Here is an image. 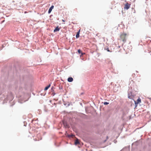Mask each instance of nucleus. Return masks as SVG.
I'll list each match as a JSON object with an SVG mask.
<instances>
[{"label": "nucleus", "instance_id": "obj_37", "mask_svg": "<svg viewBox=\"0 0 151 151\" xmlns=\"http://www.w3.org/2000/svg\"><path fill=\"white\" fill-rule=\"evenodd\" d=\"M84 94V93L83 92H82L81 93V95H83V94Z\"/></svg>", "mask_w": 151, "mask_h": 151}, {"label": "nucleus", "instance_id": "obj_14", "mask_svg": "<svg viewBox=\"0 0 151 151\" xmlns=\"http://www.w3.org/2000/svg\"><path fill=\"white\" fill-rule=\"evenodd\" d=\"M147 146L146 145L143 146L142 151H146V150L147 149Z\"/></svg>", "mask_w": 151, "mask_h": 151}, {"label": "nucleus", "instance_id": "obj_47", "mask_svg": "<svg viewBox=\"0 0 151 151\" xmlns=\"http://www.w3.org/2000/svg\"><path fill=\"white\" fill-rule=\"evenodd\" d=\"M26 12H24V13H26Z\"/></svg>", "mask_w": 151, "mask_h": 151}, {"label": "nucleus", "instance_id": "obj_32", "mask_svg": "<svg viewBox=\"0 0 151 151\" xmlns=\"http://www.w3.org/2000/svg\"><path fill=\"white\" fill-rule=\"evenodd\" d=\"M4 21H5V20H3L1 22V24H2V23H3L4 22Z\"/></svg>", "mask_w": 151, "mask_h": 151}, {"label": "nucleus", "instance_id": "obj_23", "mask_svg": "<svg viewBox=\"0 0 151 151\" xmlns=\"http://www.w3.org/2000/svg\"><path fill=\"white\" fill-rule=\"evenodd\" d=\"M122 39V41L123 42H125L126 41V39H125V38H124V39Z\"/></svg>", "mask_w": 151, "mask_h": 151}, {"label": "nucleus", "instance_id": "obj_3", "mask_svg": "<svg viewBox=\"0 0 151 151\" xmlns=\"http://www.w3.org/2000/svg\"><path fill=\"white\" fill-rule=\"evenodd\" d=\"M130 4L127 3L124 4V10H127L130 7Z\"/></svg>", "mask_w": 151, "mask_h": 151}, {"label": "nucleus", "instance_id": "obj_38", "mask_svg": "<svg viewBox=\"0 0 151 151\" xmlns=\"http://www.w3.org/2000/svg\"><path fill=\"white\" fill-rule=\"evenodd\" d=\"M148 99H149L150 100H151V98L150 97H148Z\"/></svg>", "mask_w": 151, "mask_h": 151}, {"label": "nucleus", "instance_id": "obj_15", "mask_svg": "<svg viewBox=\"0 0 151 151\" xmlns=\"http://www.w3.org/2000/svg\"><path fill=\"white\" fill-rule=\"evenodd\" d=\"M104 49L105 50H106V51L107 52H111V51H110L109 50V48L108 47H107V48H106V47L104 48Z\"/></svg>", "mask_w": 151, "mask_h": 151}, {"label": "nucleus", "instance_id": "obj_12", "mask_svg": "<svg viewBox=\"0 0 151 151\" xmlns=\"http://www.w3.org/2000/svg\"><path fill=\"white\" fill-rule=\"evenodd\" d=\"M80 144V143L78 141V139H77L75 141L74 145H77Z\"/></svg>", "mask_w": 151, "mask_h": 151}, {"label": "nucleus", "instance_id": "obj_40", "mask_svg": "<svg viewBox=\"0 0 151 151\" xmlns=\"http://www.w3.org/2000/svg\"><path fill=\"white\" fill-rule=\"evenodd\" d=\"M133 104H132L130 105V106H132Z\"/></svg>", "mask_w": 151, "mask_h": 151}, {"label": "nucleus", "instance_id": "obj_10", "mask_svg": "<svg viewBox=\"0 0 151 151\" xmlns=\"http://www.w3.org/2000/svg\"><path fill=\"white\" fill-rule=\"evenodd\" d=\"M73 78L71 77H69L67 79L68 81L69 82H72L73 81Z\"/></svg>", "mask_w": 151, "mask_h": 151}, {"label": "nucleus", "instance_id": "obj_6", "mask_svg": "<svg viewBox=\"0 0 151 151\" xmlns=\"http://www.w3.org/2000/svg\"><path fill=\"white\" fill-rule=\"evenodd\" d=\"M79 116L81 117L84 119H87L88 117L87 115L83 113H81L80 115Z\"/></svg>", "mask_w": 151, "mask_h": 151}, {"label": "nucleus", "instance_id": "obj_46", "mask_svg": "<svg viewBox=\"0 0 151 151\" xmlns=\"http://www.w3.org/2000/svg\"><path fill=\"white\" fill-rule=\"evenodd\" d=\"M45 111L47 112V111L46 110H45Z\"/></svg>", "mask_w": 151, "mask_h": 151}, {"label": "nucleus", "instance_id": "obj_28", "mask_svg": "<svg viewBox=\"0 0 151 151\" xmlns=\"http://www.w3.org/2000/svg\"><path fill=\"white\" fill-rule=\"evenodd\" d=\"M114 143L115 144L117 142V141L116 140H114Z\"/></svg>", "mask_w": 151, "mask_h": 151}, {"label": "nucleus", "instance_id": "obj_49", "mask_svg": "<svg viewBox=\"0 0 151 151\" xmlns=\"http://www.w3.org/2000/svg\"><path fill=\"white\" fill-rule=\"evenodd\" d=\"M136 72H138L137 71H136Z\"/></svg>", "mask_w": 151, "mask_h": 151}, {"label": "nucleus", "instance_id": "obj_27", "mask_svg": "<svg viewBox=\"0 0 151 151\" xmlns=\"http://www.w3.org/2000/svg\"><path fill=\"white\" fill-rule=\"evenodd\" d=\"M53 93L52 94V96H54L56 94V93L54 92H52Z\"/></svg>", "mask_w": 151, "mask_h": 151}, {"label": "nucleus", "instance_id": "obj_20", "mask_svg": "<svg viewBox=\"0 0 151 151\" xmlns=\"http://www.w3.org/2000/svg\"><path fill=\"white\" fill-rule=\"evenodd\" d=\"M63 102H64L63 105L64 106H66L67 104V103L65 101H64L63 100Z\"/></svg>", "mask_w": 151, "mask_h": 151}, {"label": "nucleus", "instance_id": "obj_7", "mask_svg": "<svg viewBox=\"0 0 151 151\" xmlns=\"http://www.w3.org/2000/svg\"><path fill=\"white\" fill-rule=\"evenodd\" d=\"M54 7V6L53 5H52L49 8L48 12V14H50L52 10L53 9Z\"/></svg>", "mask_w": 151, "mask_h": 151}, {"label": "nucleus", "instance_id": "obj_35", "mask_svg": "<svg viewBox=\"0 0 151 151\" xmlns=\"http://www.w3.org/2000/svg\"><path fill=\"white\" fill-rule=\"evenodd\" d=\"M80 105L83 106V104L81 103H80Z\"/></svg>", "mask_w": 151, "mask_h": 151}, {"label": "nucleus", "instance_id": "obj_41", "mask_svg": "<svg viewBox=\"0 0 151 151\" xmlns=\"http://www.w3.org/2000/svg\"><path fill=\"white\" fill-rule=\"evenodd\" d=\"M129 119H130L131 118V116L130 115V116H129Z\"/></svg>", "mask_w": 151, "mask_h": 151}, {"label": "nucleus", "instance_id": "obj_16", "mask_svg": "<svg viewBox=\"0 0 151 151\" xmlns=\"http://www.w3.org/2000/svg\"><path fill=\"white\" fill-rule=\"evenodd\" d=\"M102 103H103V104L104 105H107L108 104H109V103L108 102H106V101H105L104 102H102Z\"/></svg>", "mask_w": 151, "mask_h": 151}, {"label": "nucleus", "instance_id": "obj_44", "mask_svg": "<svg viewBox=\"0 0 151 151\" xmlns=\"http://www.w3.org/2000/svg\"><path fill=\"white\" fill-rule=\"evenodd\" d=\"M120 46H119V48H120Z\"/></svg>", "mask_w": 151, "mask_h": 151}, {"label": "nucleus", "instance_id": "obj_30", "mask_svg": "<svg viewBox=\"0 0 151 151\" xmlns=\"http://www.w3.org/2000/svg\"><path fill=\"white\" fill-rule=\"evenodd\" d=\"M46 94V93H45L44 95H43V96H45ZM40 95L41 96L43 95V94L42 93H40Z\"/></svg>", "mask_w": 151, "mask_h": 151}, {"label": "nucleus", "instance_id": "obj_50", "mask_svg": "<svg viewBox=\"0 0 151 151\" xmlns=\"http://www.w3.org/2000/svg\"><path fill=\"white\" fill-rule=\"evenodd\" d=\"M12 105H11V106H12Z\"/></svg>", "mask_w": 151, "mask_h": 151}, {"label": "nucleus", "instance_id": "obj_36", "mask_svg": "<svg viewBox=\"0 0 151 151\" xmlns=\"http://www.w3.org/2000/svg\"><path fill=\"white\" fill-rule=\"evenodd\" d=\"M108 138H109L108 137V136H107V137H106V139L107 140L108 139Z\"/></svg>", "mask_w": 151, "mask_h": 151}, {"label": "nucleus", "instance_id": "obj_34", "mask_svg": "<svg viewBox=\"0 0 151 151\" xmlns=\"http://www.w3.org/2000/svg\"><path fill=\"white\" fill-rule=\"evenodd\" d=\"M107 140L106 139H105L104 141L103 142L104 143Z\"/></svg>", "mask_w": 151, "mask_h": 151}, {"label": "nucleus", "instance_id": "obj_43", "mask_svg": "<svg viewBox=\"0 0 151 151\" xmlns=\"http://www.w3.org/2000/svg\"><path fill=\"white\" fill-rule=\"evenodd\" d=\"M63 22H65V21H64V20H63Z\"/></svg>", "mask_w": 151, "mask_h": 151}, {"label": "nucleus", "instance_id": "obj_8", "mask_svg": "<svg viewBox=\"0 0 151 151\" xmlns=\"http://www.w3.org/2000/svg\"><path fill=\"white\" fill-rule=\"evenodd\" d=\"M127 35V34L126 33H122L120 35V37L121 39L125 38V37Z\"/></svg>", "mask_w": 151, "mask_h": 151}, {"label": "nucleus", "instance_id": "obj_48", "mask_svg": "<svg viewBox=\"0 0 151 151\" xmlns=\"http://www.w3.org/2000/svg\"><path fill=\"white\" fill-rule=\"evenodd\" d=\"M82 60H83V58H82Z\"/></svg>", "mask_w": 151, "mask_h": 151}, {"label": "nucleus", "instance_id": "obj_13", "mask_svg": "<svg viewBox=\"0 0 151 151\" xmlns=\"http://www.w3.org/2000/svg\"><path fill=\"white\" fill-rule=\"evenodd\" d=\"M141 101V100L139 98V97L137 99L136 101V102L140 104Z\"/></svg>", "mask_w": 151, "mask_h": 151}, {"label": "nucleus", "instance_id": "obj_18", "mask_svg": "<svg viewBox=\"0 0 151 151\" xmlns=\"http://www.w3.org/2000/svg\"><path fill=\"white\" fill-rule=\"evenodd\" d=\"M88 107H86V106L85 107V111H86V113H88V111H87V109H88Z\"/></svg>", "mask_w": 151, "mask_h": 151}, {"label": "nucleus", "instance_id": "obj_45", "mask_svg": "<svg viewBox=\"0 0 151 151\" xmlns=\"http://www.w3.org/2000/svg\"><path fill=\"white\" fill-rule=\"evenodd\" d=\"M52 16V15H50V16Z\"/></svg>", "mask_w": 151, "mask_h": 151}, {"label": "nucleus", "instance_id": "obj_25", "mask_svg": "<svg viewBox=\"0 0 151 151\" xmlns=\"http://www.w3.org/2000/svg\"><path fill=\"white\" fill-rule=\"evenodd\" d=\"M65 135H66V136L67 137L68 136V132H67V131H66L65 132Z\"/></svg>", "mask_w": 151, "mask_h": 151}, {"label": "nucleus", "instance_id": "obj_4", "mask_svg": "<svg viewBox=\"0 0 151 151\" xmlns=\"http://www.w3.org/2000/svg\"><path fill=\"white\" fill-rule=\"evenodd\" d=\"M77 53L79 54H80V57H81V56L83 55H84L85 54V53L84 52H83L81 50V49H78L77 50Z\"/></svg>", "mask_w": 151, "mask_h": 151}, {"label": "nucleus", "instance_id": "obj_24", "mask_svg": "<svg viewBox=\"0 0 151 151\" xmlns=\"http://www.w3.org/2000/svg\"><path fill=\"white\" fill-rule=\"evenodd\" d=\"M63 88V87L62 86H60L59 87V89H62Z\"/></svg>", "mask_w": 151, "mask_h": 151}, {"label": "nucleus", "instance_id": "obj_11", "mask_svg": "<svg viewBox=\"0 0 151 151\" xmlns=\"http://www.w3.org/2000/svg\"><path fill=\"white\" fill-rule=\"evenodd\" d=\"M51 84V83H49L48 85H47L44 88V91H46L48 89V88L50 87Z\"/></svg>", "mask_w": 151, "mask_h": 151}, {"label": "nucleus", "instance_id": "obj_9", "mask_svg": "<svg viewBox=\"0 0 151 151\" xmlns=\"http://www.w3.org/2000/svg\"><path fill=\"white\" fill-rule=\"evenodd\" d=\"M81 31V29H79L78 31L77 32L76 35V39L78 38L80 36V34Z\"/></svg>", "mask_w": 151, "mask_h": 151}, {"label": "nucleus", "instance_id": "obj_2", "mask_svg": "<svg viewBox=\"0 0 151 151\" xmlns=\"http://www.w3.org/2000/svg\"><path fill=\"white\" fill-rule=\"evenodd\" d=\"M129 109L127 107H125L123 110L122 114V118L124 117L127 114H128L129 111Z\"/></svg>", "mask_w": 151, "mask_h": 151}, {"label": "nucleus", "instance_id": "obj_26", "mask_svg": "<svg viewBox=\"0 0 151 151\" xmlns=\"http://www.w3.org/2000/svg\"><path fill=\"white\" fill-rule=\"evenodd\" d=\"M55 146H56L57 147H59L60 146V144L59 145H57L56 143H55Z\"/></svg>", "mask_w": 151, "mask_h": 151}, {"label": "nucleus", "instance_id": "obj_39", "mask_svg": "<svg viewBox=\"0 0 151 151\" xmlns=\"http://www.w3.org/2000/svg\"><path fill=\"white\" fill-rule=\"evenodd\" d=\"M56 103H54V104H53V105H56Z\"/></svg>", "mask_w": 151, "mask_h": 151}, {"label": "nucleus", "instance_id": "obj_29", "mask_svg": "<svg viewBox=\"0 0 151 151\" xmlns=\"http://www.w3.org/2000/svg\"><path fill=\"white\" fill-rule=\"evenodd\" d=\"M65 126L67 127H69L67 123L65 124Z\"/></svg>", "mask_w": 151, "mask_h": 151}, {"label": "nucleus", "instance_id": "obj_17", "mask_svg": "<svg viewBox=\"0 0 151 151\" xmlns=\"http://www.w3.org/2000/svg\"><path fill=\"white\" fill-rule=\"evenodd\" d=\"M55 88L53 86H52L51 87V92H54V89Z\"/></svg>", "mask_w": 151, "mask_h": 151}, {"label": "nucleus", "instance_id": "obj_19", "mask_svg": "<svg viewBox=\"0 0 151 151\" xmlns=\"http://www.w3.org/2000/svg\"><path fill=\"white\" fill-rule=\"evenodd\" d=\"M73 134H68L67 137H68L69 138H70L71 137L73 136Z\"/></svg>", "mask_w": 151, "mask_h": 151}, {"label": "nucleus", "instance_id": "obj_21", "mask_svg": "<svg viewBox=\"0 0 151 151\" xmlns=\"http://www.w3.org/2000/svg\"><path fill=\"white\" fill-rule=\"evenodd\" d=\"M23 123H24V126L26 127V125L27 124V123L25 122H23Z\"/></svg>", "mask_w": 151, "mask_h": 151}, {"label": "nucleus", "instance_id": "obj_31", "mask_svg": "<svg viewBox=\"0 0 151 151\" xmlns=\"http://www.w3.org/2000/svg\"><path fill=\"white\" fill-rule=\"evenodd\" d=\"M69 104H70V106L71 105L72 106L73 104L72 102H70V103L69 102Z\"/></svg>", "mask_w": 151, "mask_h": 151}, {"label": "nucleus", "instance_id": "obj_33", "mask_svg": "<svg viewBox=\"0 0 151 151\" xmlns=\"http://www.w3.org/2000/svg\"><path fill=\"white\" fill-rule=\"evenodd\" d=\"M75 39V38L74 37H73L72 38V40H74Z\"/></svg>", "mask_w": 151, "mask_h": 151}, {"label": "nucleus", "instance_id": "obj_22", "mask_svg": "<svg viewBox=\"0 0 151 151\" xmlns=\"http://www.w3.org/2000/svg\"><path fill=\"white\" fill-rule=\"evenodd\" d=\"M68 104H67V105H66V107H68L69 106H70V104H69V102L68 101Z\"/></svg>", "mask_w": 151, "mask_h": 151}, {"label": "nucleus", "instance_id": "obj_42", "mask_svg": "<svg viewBox=\"0 0 151 151\" xmlns=\"http://www.w3.org/2000/svg\"><path fill=\"white\" fill-rule=\"evenodd\" d=\"M2 47H4V45H2Z\"/></svg>", "mask_w": 151, "mask_h": 151}, {"label": "nucleus", "instance_id": "obj_1", "mask_svg": "<svg viewBox=\"0 0 151 151\" xmlns=\"http://www.w3.org/2000/svg\"><path fill=\"white\" fill-rule=\"evenodd\" d=\"M137 89L135 90L134 89V91H135V92H134V91H130L129 92H128V98L129 99L133 100L134 103V109L137 107L138 104H139L137 103L136 102V101L133 99V98L136 96V94L137 93Z\"/></svg>", "mask_w": 151, "mask_h": 151}, {"label": "nucleus", "instance_id": "obj_5", "mask_svg": "<svg viewBox=\"0 0 151 151\" xmlns=\"http://www.w3.org/2000/svg\"><path fill=\"white\" fill-rule=\"evenodd\" d=\"M61 28V27H60L58 26L56 27H55V29L53 30V32H58L59 31Z\"/></svg>", "mask_w": 151, "mask_h": 151}]
</instances>
